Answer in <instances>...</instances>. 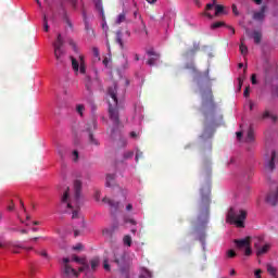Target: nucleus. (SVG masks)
I'll return each mask as SVG.
<instances>
[{"mask_svg":"<svg viewBox=\"0 0 278 278\" xmlns=\"http://www.w3.org/2000/svg\"><path fill=\"white\" fill-rule=\"evenodd\" d=\"M214 5H216V0H213V3L206 4V12H210V10L214 8Z\"/></svg>","mask_w":278,"mask_h":278,"instance_id":"nucleus-45","label":"nucleus"},{"mask_svg":"<svg viewBox=\"0 0 278 278\" xmlns=\"http://www.w3.org/2000/svg\"><path fill=\"white\" fill-rule=\"evenodd\" d=\"M130 138H138V134H136V131H131L130 132Z\"/></svg>","mask_w":278,"mask_h":278,"instance_id":"nucleus-58","label":"nucleus"},{"mask_svg":"<svg viewBox=\"0 0 278 278\" xmlns=\"http://www.w3.org/2000/svg\"><path fill=\"white\" fill-rule=\"evenodd\" d=\"M102 202L106 203V205H109L112 214H116V212H118V207L121 206L119 202L111 200L110 198H103Z\"/></svg>","mask_w":278,"mask_h":278,"instance_id":"nucleus-15","label":"nucleus"},{"mask_svg":"<svg viewBox=\"0 0 278 278\" xmlns=\"http://www.w3.org/2000/svg\"><path fill=\"white\" fill-rule=\"evenodd\" d=\"M254 277L255 278H262V269H255L254 270Z\"/></svg>","mask_w":278,"mask_h":278,"instance_id":"nucleus-47","label":"nucleus"},{"mask_svg":"<svg viewBox=\"0 0 278 278\" xmlns=\"http://www.w3.org/2000/svg\"><path fill=\"white\" fill-rule=\"evenodd\" d=\"M244 220H247L245 211H236L233 207L228 211L227 223H230V225H236V227H244Z\"/></svg>","mask_w":278,"mask_h":278,"instance_id":"nucleus-6","label":"nucleus"},{"mask_svg":"<svg viewBox=\"0 0 278 278\" xmlns=\"http://www.w3.org/2000/svg\"><path fill=\"white\" fill-rule=\"evenodd\" d=\"M21 211L17 214V218L21 220L23 225H30L29 215L25 212V205L23 204V201L20 200ZM33 225H40V222H33Z\"/></svg>","mask_w":278,"mask_h":278,"instance_id":"nucleus-9","label":"nucleus"},{"mask_svg":"<svg viewBox=\"0 0 278 278\" xmlns=\"http://www.w3.org/2000/svg\"><path fill=\"white\" fill-rule=\"evenodd\" d=\"M266 10H268V7L265 4L261 8L260 11H255L253 13V20L262 23V21H264V18H266Z\"/></svg>","mask_w":278,"mask_h":278,"instance_id":"nucleus-17","label":"nucleus"},{"mask_svg":"<svg viewBox=\"0 0 278 278\" xmlns=\"http://www.w3.org/2000/svg\"><path fill=\"white\" fill-rule=\"evenodd\" d=\"M199 49V43H194L193 45V49L192 50H189L188 52H187V56L188 55H193L194 53H197V50Z\"/></svg>","mask_w":278,"mask_h":278,"instance_id":"nucleus-39","label":"nucleus"},{"mask_svg":"<svg viewBox=\"0 0 278 278\" xmlns=\"http://www.w3.org/2000/svg\"><path fill=\"white\" fill-rule=\"evenodd\" d=\"M71 262V258L65 257L63 258V269H62V275L63 278H77L79 277V271H76L75 268L71 267L68 263Z\"/></svg>","mask_w":278,"mask_h":278,"instance_id":"nucleus-8","label":"nucleus"},{"mask_svg":"<svg viewBox=\"0 0 278 278\" xmlns=\"http://www.w3.org/2000/svg\"><path fill=\"white\" fill-rule=\"evenodd\" d=\"M84 110H86L84 104H77L76 112H77V114H79V116H84Z\"/></svg>","mask_w":278,"mask_h":278,"instance_id":"nucleus-37","label":"nucleus"},{"mask_svg":"<svg viewBox=\"0 0 278 278\" xmlns=\"http://www.w3.org/2000/svg\"><path fill=\"white\" fill-rule=\"evenodd\" d=\"M267 161L265 163V170L273 173L275 170V160L277 159V153L271 150L269 154H266Z\"/></svg>","mask_w":278,"mask_h":278,"instance_id":"nucleus-13","label":"nucleus"},{"mask_svg":"<svg viewBox=\"0 0 278 278\" xmlns=\"http://www.w3.org/2000/svg\"><path fill=\"white\" fill-rule=\"evenodd\" d=\"M84 203V198L81 197V180L74 181V188H70L63 193L61 198V210L66 214H72L73 220L78 219V227L74 226V236H81L84 229H86V223L84 218L79 217V211Z\"/></svg>","mask_w":278,"mask_h":278,"instance_id":"nucleus-1","label":"nucleus"},{"mask_svg":"<svg viewBox=\"0 0 278 278\" xmlns=\"http://www.w3.org/2000/svg\"><path fill=\"white\" fill-rule=\"evenodd\" d=\"M40 255H41V257H48L47 251H41V252H40Z\"/></svg>","mask_w":278,"mask_h":278,"instance_id":"nucleus-60","label":"nucleus"},{"mask_svg":"<svg viewBox=\"0 0 278 278\" xmlns=\"http://www.w3.org/2000/svg\"><path fill=\"white\" fill-rule=\"evenodd\" d=\"M208 18H214V15H212L210 12L205 13Z\"/></svg>","mask_w":278,"mask_h":278,"instance_id":"nucleus-63","label":"nucleus"},{"mask_svg":"<svg viewBox=\"0 0 278 278\" xmlns=\"http://www.w3.org/2000/svg\"><path fill=\"white\" fill-rule=\"evenodd\" d=\"M233 275H236V269L230 270V276L233 277Z\"/></svg>","mask_w":278,"mask_h":278,"instance_id":"nucleus-64","label":"nucleus"},{"mask_svg":"<svg viewBox=\"0 0 278 278\" xmlns=\"http://www.w3.org/2000/svg\"><path fill=\"white\" fill-rule=\"evenodd\" d=\"M147 1L150 3V5L157 3V0H147Z\"/></svg>","mask_w":278,"mask_h":278,"instance_id":"nucleus-61","label":"nucleus"},{"mask_svg":"<svg viewBox=\"0 0 278 278\" xmlns=\"http://www.w3.org/2000/svg\"><path fill=\"white\" fill-rule=\"evenodd\" d=\"M236 255H238V254L236 253L235 250H228V251L226 252V257H227L228 260H231V258L236 257Z\"/></svg>","mask_w":278,"mask_h":278,"instance_id":"nucleus-38","label":"nucleus"},{"mask_svg":"<svg viewBox=\"0 0 278 278\" xmlns=\"http://www.w3.org/2000/svg\"><path fill=\"white\" fill-rule=\"evenodd\" d=\"M43 30L49 31V22L47 21V15H43Z\"/></svg>","mask_w":278,"mask_h":278,"instance_id":"nucleus-41","label":"nucleus"},{"mask_svg":"<svg viewBox=\"0 0 278 278\" xmlns=\"http://www.w3.org/2000/svg\"><path fill=\"white\" fill-rule=\"evenodd\" d=\"M116 42L121 49H125V43L123 42V31L121 30L116 33Z\"/></svg>","mask_w":278,"mask_h":278,"instance_id":"nucleus-25","label":"nucleus"},{"mask_svg":"<svg viewBox=\"0 0 278 278\" xmlns=\"http://www.w3.org/2000/svg\"><path fill=\"white\" fill-rule=\"evenodd\" d=\"M262 119L264 118H271V121L275 123L277 121V115L268 112V111H265L261 117Z\"/></svg>","mask_w":278,"mask_h":278,"instance_id":"nucleus-29","label":"nucleus"},{"mask_svg":"<svg viewBox=\"0 0 278 278\" xmlns=\"http://www.w3.org/2000/svg\"><path fill=\"white\" fill-rule=\"evenodd\" d=\"M131 210H134V204L128 203V204L126 205V212H131Z\"/></svg>","mask_w":278,"mask_h":278,"instance_id":"nucleus-52","label":"nucleus"},{"mask_svg":"<svg viewBox=\"0 0 278 278\" xmlns=\"http://www.w3.org/2000/svg\"><path fill=\"white\" fill-rule=\"evenodd\" d=\"M237 140H242V131L237 132Z\"/></svg>","mask_w":278,"mask_h":278,"instance_id":"nucleus-57","label":"nucleus"},{"mask_svg":"<svg viewBox=\"0 0 278 278\" xmlns=\"http://www.w3.org/2000/svg\"><path fill=\"white\" fill-rule=\"evenodd\" d=\"M83 21L87 34L89 36H94V29H92V25H90V21L88 20V14L86 13V11H83Z\"/></svg>","mask_w":278,"mask_h":278,"instance_id":"nucleus-19","label":"nucleus"},{"mask_svg":"<svg viewBox=\"0 0 278 278\" xmlns=\"http://www.w3.org/2000/svg\"><path fill=\"white\" fill-rule=\"evenodd\" d=\"M97 129V119L93 117L90 123L86 126V131L89 134V141L91 144H94L96 147L99 146V140L94 139V136H92V131Z\"/></svg>","mask_w":278,"mask_h":278,"instance_id":"nucleus-12","label":"nucleus"},{"mask_svg":"<svg viewBox=\"0 0 278 278\" xmlns=\"http://www.w3.org/2000/svg\"><path fill=\"white\" fill-rule=\"evenodd\" d=\"M102 64L108 67V65L110 64V59L108 58H104L103 61H102Z\"/></svg>","mask_w":278,"mask_h":278,"instance_id":"nucleus-53","label":"nucleus"},{"mask_svg":"<svg viewBox=\"0 0 278 278\" xmlns=\"http://www.w3.org/2000/svg\"><path fill=\"white\" fill-rule=\"evenodd\" d=\"M219 27H225L224 22H214V23L211 25V29H219Z\"/></svg>","mask_w":278,"mask_h":278,"instance_id":"nucleus-35","label":"nucleus"},{"mask_svg":"<svg viewBox=\"0 0 278 278\" xmlns=\"http://www.w3.org/2000/svg\"><path fill=\"white\" fill-rule=\"evenodd\" d=\"M8 212H14V204H9L7 207Z\"/></svg>","mask_w":278,"mask_h":278,"instance_id":"nucleus-55","label":"nucleus"},{"mask_svg":"<svg viewBox=\"0 0 278 278\" xmlns=\"http://www.w3.org/2000/svg\"><path fill=\"white\" fill-rule=\"evenodd\" d=\"M247 34L250 38H253L255 45H260V42H262V31L254 30L250 33L249 29H247Z\"/></svg>","mask_w":278,"mask_h":278,"instance_id":"nucleus-21","label":"nucleus"},{"mask_svg":"<svg viewBox=\"0 0 278 278\" xmlns=\"http://www.w3.org/2000/svg\"><path fill=\"white\" fill-rule=\"evenodd\" d=\"M96 10L99 12L103 21H105V13L103 12V2L101 0H94Z\"/></svg>","mask_w":278,"mask_h":278,"instance_id":"nucleus-23","label":"nucleus"},{"mask_svg":"<svg viewBox=\"0 0 278 278\" xmlns=\"http://www.w3.org/2000/svg\"><path fill=\"white\" fill-rule=\"evenodd\" d=\"M109 100V116L113 123L114 128L112 129V136H114L116 129H118V125H121V121L118 119V98L116 97V83L108 89Z\"/></svg>","mask_w":278,"mask_h":278,"instance_id":"nucleus-4","label":"nucleus"},{"mask_svg":"<svg viewBox=\"0 0 278 278\" xmlns=\"http://www.w3.org/2000/svg\"><path fill=\"white\" fill-rule=\"evenodd\" d=\"M114 263L117 264V266L125 264V252L123 250H116L114 252Z\"/></svg>","mask_w":278,"mask_h":278,"instance_id":"nucleus-18","label":"nucleus"},{"mask_svg":"<svg viewBox=\"0 0 278 278\" xmlns=\"http://www.w3.org/2000/svg\"><path fill=\"white\" fill-rule=\"evenodd\" d=\"M103 268H104V270H110V263H108V258H105L104 260V262H103Z\"/></svg>","mask_w":278,"mask_h":278,"instance_id":"nucleus-49","label":"nucleus"},{"mask_svg":"<svg viewBox=\"0 0 278 278\" xmlns=\"http://www.w3.org/2000/svg\"><path fill=\"white\" fill-rule=\"evenodd\" d=\"M123 242H124L125 247H131V236H129V235L124 236Z\"/></svg>","mask_w":278,"mask_h":278,"instance_id":"nucleus-34","label":"nucleus"},{"mask_svg":"<svg viewBox=\"0 0 278 278\" xmlns=\"http://www.w3.org/2000/svg\"><path fill=\"white\" fill-rule=\"evenodd\" d=\"M186 68H191L194 73V81H197L201 94H202V110L205 117L204 123V132L202 134L201 138L203 140H207V138H212L214 136V127H216V123L214 122V114L216 110V105L214 104L213 96H212V88L207 87L203 90L201 86V73L197 72L194 68V63H190L186 65Z\"/></svg>","mask_w":278,"mask_h":278,"instance_id":"nucleus-2","label":"nucleus"},{"mask_svg":"<svg viewBox=\"0 0 278 278\" xmlns=\"http://www.w3.org/2000/svg\"><path fill=\"white\" fill-rule=\"evenodd\" d=\"M114 179H116V175L115 174L106 175V187L108 188H112V186H114Z\"/></svg>","mask_w":278,"mask_h":278,"instance_id":"nucleus-26","label":"nucleus"},{"mask_svg":"<svg viewBox=\"0 0 278 278\" xmlns=\"http://www.w3.org/2000/svg\"><path fill=\"white\" fill-rule=\"evenodd\" d=\"M147 53L150 58L148 60V65L155 66V64H157V61L160 60V54H157V52H155L153 49L148 50Z\"/></svg>","mask_w":278,"mask_h":278,"instance_id":"nucleus-16","label":"nucleus"},{"mask_svg":"<svg viewBox=\"0 0 278 278\" xmlns=\"http://www.w3.org/2000/svg\"><path fill=\"white\" fill-rule=\"evenodd\" d=\"M249 93H250V88L249 87H247L245 89H244V91H243V97H249Z\"/></svg>","mask_w":278,"mask_h":278,"instance_id":"nucleus-54","label":"nucleus"},{"mask_svg":"<svg viewBox=\"0 0 278 278\" xmlns=\"http://www.w3.org/2000/svg\"><path fill=\"white\" fill-rule=\"evenodd\" d=\"M84 249V245L81 243H77L76 245L73 247L74 251H81Z\"/></svg>","mask_w":278,"mask_h":278,"instance_id":"nucleus-48","label":"nucleus"},{"mask_svg":"<svg viewBox=\"0 0 278 278\" xmlns=\"http://www.w3.org/2000/svg\"><path fill=\"white\" fill-rule=\"evenodd\" d=\"M220 14H225V7L220 4L215 5V16H220Z\"/></svg>","mask_w":278,"mask_h":278,"instance_id":"nucleus-33","label":"nucleus"},{"mask_svg":"<svg viewBox=\"0 0 278 278\" xmlns=\"http://www.w3.org/2000/svg\"><path fill=\"white\" fill-rule=\"evenodd\" d=\"M131 157H134V151H128V152L124 153V159L125 160H129Z\"/></svg>","mask_w":278,"mask_h":278,"instance_id":"nucleus-44","label":"nucleus"},{"mask_svg":"<svg viewBox=\"0 0 278 278\" xmlns=\"http://www.w3.org/2000/svg\"><path fill=\"white\" fill-rule=\"evenodd\" d=\"M72 262H76V264H80L81 266L79 267V273H90V265L88 264V261L86 258H81L79 256H74L72 258Z\"/></svg>","mask_w":278,"mask_h":278,"instance_id":"nucleus-14","label":"nucleus"},{"mask_svg":"<svg viewBox=\"0 0 278 278\" xmlns=\"http://www.w3.org/2000/svg\"><path fill=\"white\" fill-rule=\"evenodd\" d=\"M232 12L236 16H238V8L236 7V4L232 5Z\"/></svg>","mask_w":278,"mask_h":278,"instance_id":"nucleus-56","label":"nucleus"},{"mask_svg":"<svg viewBox=\"0 0 278 278\" xmlns=\"http://www.w3.org/2000/svg\"><path fill=\"white\" fill-rule=\"evenodd\" d=\"M125 225H137L136 219L124 216Z\"/></svg>","mask_w":278,"mask_h":278,"instance_id":"nucleus-36","label":"nucleus"},{"mask_svg":"<svg viewBox=\"0 0 278 278\" xmlns=\"http://www.w3.org/2000/svg\"><path fill=\"white\" fill-rule=\"evenodd\" d=\"M251 81H252L253 86H255V84H257V75L252 74Z\"/></svg>","mask_w":278,"mask_h":278,"instance_id":"nucleus-51","label":"nucleus"},{"mask_svg":"<svg viewBox=\"0 0 278 278\" xmlns=\"http://www.w3.org/2000/svg\"><path fill=\"white\" fill-rule=\"evenodd\" d=\"M140 157H142V152H140V150H137L135 161L138 162V160H140Z\"/></svg>","mask_w":278,"mask_h":278,"instance_id":"nucleus-50","label":"nucleus"},{"mask_svg":"<svg viewBox=\"0 0 278 278\" xmlns=\"http://www.w3.org/2000/svg\"><path fill=\"white\" fill-rule=\"evenodd\" d=\"M254 247L256 249L257 255H264L265 253H268V249H270V244H265L263 247H260L257 243H254Z\"/></svg>","mask_w":278,"mask_h":278,"instance_id":"nucleus-24","label":"nucleus"},{"mask_svg":"<svg viewBox=\"0 0 278 278\" xmlns=\"http://www.w3.org/2000/svg\"><path fill=\"white\" fill-rule=\"evenodd\" d=\"M92 53H93V58H98L99 60H101V53L99 52V48L93 47Z\"/></svg>","mask_w":278,"mask_h":278,"instance_id":"nucleus-40","label":"nucleus"},{"mask_svg":"<svg viewBox=\"0 0 278 278\" xmlns=\"http://www.w3.org/2000/svg\"><path fill=\"white\" fill-rule=\"evenodd\" d=\"M139 278H153L151 271L147 268H141Z\"/></svg>","mask_w":278,"mask_h":278,"instance_id":"nucleus-30","label":"nucleus"},{"mask_svg":"<svg viewBox=\"0 0 278 278\" xmlns=\"http://www.w3.org/2000/svg\"><path fill=\"white\" fill-rule=\"evenodd\" d=\"M235 244L237 249H244V255L249 256L253 251L251 250V241H249V238L245 239H236Z\"/></svg>","mask_w":278,"mask_h":278,"instance_id":"nucleus-10","label":"nucleus"},{"mask_svg":"<svg viewBox=\"0 0 278 278\" xmlns=\"http://www.w3.org/2000/svg\"><path fill=\"white\" fill-rule=\"evenodd\" d=\"M64 45V40L62 39V35L59 34L56 40L53 42L54 47V58H56L58 62H64V50L62 46Z\"/></svg>","mask_w":278,"mask_h":278,"instance_id":"nucleus-7","label":"nucleus"},{"mask_svg":"<svg viewBox=\"0 0 278 278\" xmlns=\"http://www.w3.org/2000/svg\"><path fill=\"white\" fill-rule=\"evenodd\" d=\"M245 142L248 144L255 142V134L253 132V126H250V128L248 129V132L245 136Z\"/></svg>","mask_w":278,"mask_h":278,"instance_id":"nucleus-22","label":"nucleus"},{"mask_svg":"<svg viewBox=\"0 0 278 278\" xmlns=\"http://www.w3.org/2000/svg\"><path fill=\"white\" fill-rule=\"evenodd\" d=\"M231 164H236V159L235 157L230 159V162L228 163V166H231Z\"/></svg>","mask_w":278,"mask_h":278,"instance_id":"nucleus-59","label":"nucleus"},{"mask_svg":"<svg viewBox=\"0 0 278 278\" xmlns=\"http://www.w3.org/2000/svg\"><path fill=\"white\" fill-rule=\"evenodd\" d=\"M118 229V223L113 224L110 227H106L102 230V233L105 238H112V233Z\"/></svg>","mask_w":278,"mask_h":278,"instance_id":"nucleus-20","label":"nucleus"},{"mask_svg":"<svg viewBox=\"0 0 278 278\" xmlns=\"http://www.w3.org/2000/svg\"><path fill=\"white\" fill-rule=\"evenodd\" d=\"M139 21L141 23V29L139 31H147V25L144 24V21H142V16L139 15Z\"/></svg>","mask_w":278,"mask_h":278,"instance_id":"nucleus-42","label":"nucleus"},{"mask_svg":"<svg viewBox=\"0 0 278 278\" xmlns=\"http://www.w3.org/2000/svg\"><path fill=\"white\" fill-rule=\"evenodd\" d=\"M23 248V243L21 242H12V241H5V239L0 240V249H8L9 251H12L13 253H18V251L14 249H21Z\"/></svg>","mask_w":278,"mask_h":278,"instance_id":"nucleus-11","label":"nucleus"},{"mask_svg":"<svg viewBox=\"0 0 278 278\" xmlns=\"http://www.w3.org/2000/svg\"><path fill=\"white\" fill-rule=\"evenodd\" d=\"M99 264H100L99 257H93L90 261L91 270H97V268H99Z\"/></svg>","mask_w":278,"mask_h":278,"instance_id":"nucleus-31","label":"nucleus"},{"mask_svg":"<svg viewBox=\"0 0 278 278\" xmlns=\"http://www.w3.org/2000/svg\"><path fill=\"white\" fill-rule=\"evenodd\" d=\"M72 68L75 75H84L85 76V86L86 89L90 92L91 88V78L88 75V64L86 63V55L78 54L77 56H71Z\"/></svg>","mask_w":278,"mask_h":278,"instance_id":"nucleus-5","label":"nucleus"},{"mask_svg":"<svg viewBox=\"0 0 278 278\" xmlns=\"http://www.w3.org/2000/svg\"><path fill=\"white\" fill-rule=\"evenodd\" d=\"M240 52L243 55H247L249 53V48L247 47V45H244V39H241V43H240Z\"/></svg>","mask_w":278,"mask_h":278,"instance_id":"nucleus-32","label":"nucleus"},{"mask_svg":"<svg viewBox=\"0 0 278 278\" xmlns=\"http://www.w3.org/2000/svg\"><path fill=\"white\" fill-rule=\"evenodd\" d=\"M66 23H67L68 27L73 28V23H71V20H68L67 17H66Z\"/></svg>","mask_w":278,"mask_h":278,"instance_id":"nucleus-62","label":"nucleus"},{"mask_svg":"<svg viewBox=\"0 0 278 278\" xmlns=\"http://www.w3.org/2000/svg\"><path fill=\"white\" fill-rule=\"evenodd\" d=\"M267 273L271 277L277 278V267L273 266L271 264H267Z\"/></svg>","mask_w":278,"mask_h":278,"instance_id":"nucleus-27","label":"nucleus"},{"mask_svg":"<svg viewBox=\"0 0 278 278\" xmlns=\"http://www.w3.org/2000/svg\"><path fill=\"white\" fill-rule=\"evenodd\" d=\"M125 21H127V14L123 12L119 15H117L115 23L116 25H121V23H125Z\"/></svg>","mask_w":278,"mask_h":278,"instance_id":"nucleus-28","label":"nucleus"},{"mask_svg":"<svg viewBox=\"0 0 278 278\" xmlns=\"http://www.w3.org/2000/svg\"><path fill=\"white\" fill-rule=\"evenodd\" d=\"M201 202L200 207L201 212L198 216L195 231L198 233V240L201 242L203 251H205V225L210 220V182H206L201 189Z\"/></svg>","mask_w":278,"mask_h":278,"instance_id":"nucleus-3","label":"nucleus"},{"mask_svg":"<svg viewBox=\"0 0 278 278\" xmlns=\"http://www.w3.org/2000/svg\"><path fill=\"white\" fill-rule=\"evenodd\" d=\"M73 162H77L79 160V152L77 150H74L72 153Z\"/></svg>","mask_w":278,"mask_h":278,"instance_id":"nucleus-43","label":"nucleus"},{"mask_svg":"<svg viewBox=\"0 0 278 278\" xmlns=\"http://www.w3.org/2000/svg\"><path fill=\"white\" fill-rule=\"evenodd\" d=\"M94 200L96 201H100L101 200V191H99V190H96V192H94Z\"/></svg>","mask_w":278,"mask_h":278,"instance_id":"nucleus-46","label":"nucleus"}]
</instances>
